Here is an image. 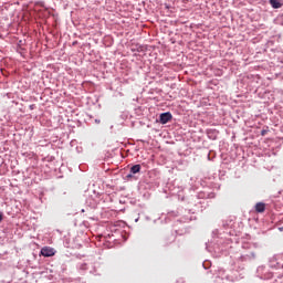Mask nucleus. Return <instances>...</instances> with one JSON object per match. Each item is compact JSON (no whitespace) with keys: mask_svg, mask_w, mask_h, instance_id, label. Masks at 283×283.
Instances as JSON below:
<instances>
[{"mask_svg":"<svg viewBox=\"0 0 283 283\" xmlns=\"http://www.w3.org/2000/svg\"><path fill=\"white\" fill-rule=\"evenodd\" d=\"M179 222H191V219L189 218V216H186L179 219Z\"/></svg>","mask_w":283,"mask_h":283,"instance_id":"nucleus-9","label":"nucleus"},{"mask_svg":"<svg viewBox=\"0 0 283 283\" xmlns=\"http://www.w3.org/2000/svg\"><path fill=\"white\" fill-rule=\"evenodd\" d=\"M206 134L210 140H217L218 134H220V133L216 128H209L206 130Z\"/></svg>","mask_w":283,"mask_h":283,"instance_id":"nucleus-4","label":"nucleus"},{"mask_svg":"<svg viewBox=\"0 0 283 283\" xmlns=\"http://www.w3.org/2000/svg\"><path fill=\"white\" fill-rule=\"evenodd\" d=\"M134 177V174L129 172L126 178H133Z\"/></svg>","mask_w":283,"mask_h":283,"instance_id":"nucleus-11","label":"nucleus"},{"mask_svg":"<svg viewBox=\"0 0 283 283\" xmlns=\"http://www.w3.org/2000/svg\"><path fill=\"white\" fill-rule=\"evenodd\" d=\"M30 109H34V104L30 105Z\"/></svg>","mask_w":283,"mask_h":283,"instance_id":"nucleus-13","label":"nucleus"},{"mask_svg":"<svg viewBox=\"0 0 283 283\" xmlns=\"http://www.w3.org/2000/svg\"><path fill=\"white\" fill-rule=\"evenodd\" d=\"M261 136H266V130H261Z\"/></svg>","mask_w":283,"mask_h":283,"instance_id":"nucleus-10","label":"nucleus"},{"mask_svg":"<svg viewBox=\"0 0 283 283\" xmlns=\"http://www.w3.org/2000/svg\"><path fill=\"white\" fill-rule=\"evenodd\" d=\"M140 165H134L133 167H130V174H140Z\"/></svg>","mask_w":283,"mask_h":283,"instance_id":"nucleus-6","label":"nucleus"},{"mask_svg":"<svg viewBox=\"0 0 283 283\" xmlns=\"http://www.w3.org/2000/svg\"><path fill=\"white\" fill-rule=\"evenodd\" d=\"M255 211L256 213H264L266 211V205L264 202H258L255 205Z\"/></svg>","mask_w":283,"mask_h":283,"instance_id":"nucleus-5","label":"nucleus"},{"mask_svg":"<svg viewBox=\"0 0 283 283\" xmlns=\"http://www.w3.org/2000/svg\"><path fill=\"white\" fill-rule=\"evenodd\" d=\"M280 231H283V228H280Z\"/></svg>","mask_w":283,"mask_h":283,"instance_id":"nucleus-14","label":"nucleus"},{"mask_svg":"<svg viewBox=\"0 0 283 283\" xmlns=\"http://www.w3.org/2000/svg\"><path fill=\"white\" fill-rule=\"evenodd\" d=\"M171 118H174V116L169 112L161 113L159 116V123H161V125H167Z\"/></svg>","mask_w":283,"mask_h":283,"instance_id":"nucleus-3","label":"nucleus"},{"mask_svg":"<svg viewBox=\"0 0 283 283\" xmlns=\"http://www.w3.org/2000/svg\"><path fill=\"white\" fill-rule=\"evenodd\" d=\"M270 3L272 6V8H274L275 10H277L279 8L282 7V3H280L279 0H270Z\"/></svg>","mask_w":283,"mask_h":283,"instance_id":"nucleus-7","label":"nucleus"},{"mask_svg":"<svg viewBox=\"0 0 283 283\" xmlns=\"http://www.w3.org/2000/svg\"><path fill=\"white\" fill-rule=\"evenodd\" d=\"M243 249H260V244L258 243H248L243 245Z\"/></svg>","mask_w":283,"mask_h":283,"instance_id":"nucleus-8","label":"nucleus"},{"mask_svg":"<svg viewBox=\"0 0 283 283\" xmlns=\"http://www.w3.org/2000/svg\"><path fill=\"white\" fill-rule=\"evenodd\" d=\"M56 251L53 248L44 247L41 249L40 254L43 255V258H52L55 255Z\"/></svg>","mask_w":283,"mask_h":283,"instance_id":"nucleus-2","label":"nucleus"},{"mask_svg":"<svg viewBox=\"0 0 283 283\" xmlns=\"http://www.w3.org/2000/svg\"><path fill=\"white\" fill-rule=\"evenodd\" d=\"M0 222H3V213H0Z\"/></svg>","mask_w":283,"mask_h":283,"instance_id":"nucleus-12","label":"nucleus"},{"mask_svg":"<svg viewBox=\"0 0 283 283\" xmlns=\"http://www.w3.org/2000/svg\"><path fill=\"white\" fill-rule=\"evenodd\" d=\"M258 255L254 251H251L250 253L242 254L238 260L239 262H253Z\"/></svg>","mask_w":283,"mask_h":283,"instance_id":"nucleus-1","label":"nucleus"}]
</instances>
